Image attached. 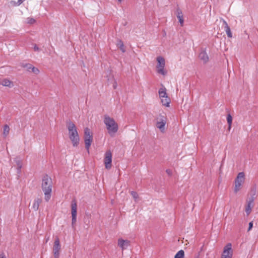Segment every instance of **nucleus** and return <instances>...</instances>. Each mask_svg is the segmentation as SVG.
I'll return each mask as SVG.
<instances>
[{
	"instance_id": "nucleus-1",
	"label": "nucleus",
	"mask_w": 258,
	"mask_h": 258,
	"mask_svg": "<svg viewBox=\"0 0 258 258\" xmlns=\"http://www.w3.org/2000/svg\"><path fill=\"white\" fill-rule=\"evenodd\" d=\"M67 128L69 131V138L73 146L77 147L79 144L80 138L75 124L71 121L67 122Z\"/></svg>"
},
{
	"instance_id": "nucleus-2",
	"label": "nucleus",
	"mask_w": 258,
	"mask_h": 258,
	"mask_svg": "<svg viewBox=\"0 0 258 258\" xmlns=\"http://www.w3.org/2000/svg\"><path fill=\"white\" fill-rule=\"evenodd\" d=\"M52 181L51 177L45 174L42 180L41 187L45 195V200L48 202L51 197L52 192Z\"/></svg>"
},
{
	"instance_id": "nucleus-3",
	"label": "nucleus",
	"mask_w": 258,
	"mask_h": 258,
	"mask_svg": "<svg viewBox=\"0 0 258 258\" xmlns=\"http://www.w3.org/2000/svg\"><path fill=\"white\" fill-rule=\"evenodd\" d=\"M104 123L106 125L108 134L111 136H113L117 132L118 126L113 118L105 115Z\"/></svg>"
},
{
	"instance_id": "nucleus-4",
	"label": "nucleus",
	"mask_w": 258,
	"mask_h": 258,
	"mask_svg": "<svg viewBox=\"0 0 258 258\" xmlns=\"http://www.w3.org/2000/svg\"><path fill=\"white\" fill-rule=\"evenodd\" d=\"M92 141L93 137L90 132V130L88 127L85 128L84 130V142L85 148L87 150H89Z\"/></svg>"
},
{
	"instance_id": "nucleus-5",
	"label": "nucleus",
	"mask_w": 258,
	"mask_h": 258,
	"mask_svg": "<svg viewBox=\"0 0 258 258\" xmlns=\"http://www.w3.org/2000/svg\"><path fill=\"white\" fill-rule=\"evenodd\" d=\"M71 213H72V225L74 228L77 221V205L76 201L73 200L71 203Z\"/></svg>"
},
{
	"instance_id": "nucleus-6",
	"label": "nucleus",
	"mask_w": 258,
	"mask_h": 258,
	"mask_svg": "<svg viewBox=\"0 0 258 258\" xmlns=\"http://www.w3.org/2000/svg\"><path fill=\"white\" fill-rule=\"evenodd\" d=\"M233 256V250L232 249V244L230 243H227L223 249L221 254V258H232Z\"/></svg>"
},
{
	"instance_id": "nucleus-7",
	"label": "nucleus",
	"mask_w": 258,
	"mask_h": 258,
	"mask_svg": "<svg viewBox=\"0 0 258 258\" xmlns=\"http://www.w3.org/2000/svg\"><path fill=\"white\" fill-rule=\"evenodd\" d=\"M244 179V173L243 172H239L235 179V188L234 192L235 193L240 189V187L243 182Z\"/></svg>"
},
{
	"instance_id": "nucleus-8",
	"label": "nucleus",
	"mask_w": 258,
	"mask_h": 258,
	"mask_svg": "<svg viewBox=\"0 0 258 258\" xmlns=\"http://www.w3.org/2000/svg\"><path fill=\"white\" fill-rule=\"evenodd\" d=\"M104 163L106 169H110L112 166V153L110 150L107 151L104 155Z\"/></svg>"
},
{
	"instance_id": "nucleus-9",
	"label": "nucleus",
	"mask_w": 258,
	"mask_h": 258,
	"mask_svg": "<svg viewBox=\"0 0 258 258\" xmlns=\"http://www.w3.org/2000/svg\"><path fill=\"white\" fill-rule=\"evenodd\" d=\"M61 249V245L58 237L55 238L54 245L53 246V252L54 258H59V251Z\"/></svg>"
},
{
	"instance_id": "nucleus-10",
	"label": "nucleus",
	"mask_w": 258,
	"mask_h": 258,
	"mask_svg": "<svg viewBox=\"0 0 258 258\" xmlns=\"http://www.w3.org/2000/svg\"><path fill=\"white\" fill-rule=\"evenodd\" d=\"M118 245L121 248L122 250L127 249L130 245V241L128 240H123L119 238L118 240Z\"/></svg>"
},
{
	"instance_id": "nucleus-11",
	"label": "nucleus",
	"mask_w": 258,
	"mask_h": 258,
	"mask_svg": "<svg viewBox=\"0 0 258 258\" xmlns=\"http://www.w3.org/2000/svg\"><path fill=\"white\" fill-rule=\"evenodd\" d=\"M176 15L180 26H183L184 23L183 16L182 11L179 8H177L176 9Z\"/></svg>"
},
{
	"instance_id": "nucleus-12",
	"label": "nucleus",
	"mask_w": 258,
	"mask_h": 258,
	"mask_svg": "<svg viewBox=\"0 0 258 258\" xmlns=\"http://www.w3.org/2000/svg\"><path fill=\"white\" fill-rule=\"evenodd\" d=\"M199 57L204 63H207L209 60V56L205 50H203L200 53Z\"/></svg>"
},
{
	"instance_id": "nucleus-13",
	"label": "nucleus",
	"mask_w": 258,
	"mask_h": 258,
	"mask_svg": "<svg viewBox=\"0 0 258 258\" xmlns=\"http://www.w3.org/2000/svg\"><path fill=\"white\" fill-rule=\"evenodd\" d=\"M157 61L158 64L156 67L157 69L164 68L165 66V59L162 56H158L157 57Z\"/></svg>"
},
{
	"instance_id": "nucleus-14",
	"label": "nucleus",
	"mask_w": 258,
	"mask_h": 258,
	"mask_svg": "<svg viewBox=\"0 0 258 258\" xmlns=\"http://www.w3.org/2000/svg\"><path fill=\"white\" fill-rule=\"evenodd\" d=\"M223 22L224 30L226 33L228 37L229 38H231L232 37V34L231 32L230 28L229 26H228V24L225 20H223Z\"/></svg>"
},
{
	"instance_id": "nucleus-15",
	"label": "nucleus",
	"mask_w": 258,
	"mask_h": 258,
	"mask_svg": "<svg viewBox=\"0 0 258 258\" xmlns=\"http://www.w3.org/2000/svg\"><path fill=\"white\" fill-rule=\"evenodd\" d=\"M42 202V200L40 198H36L35 199L34 201V203L33 204V209L34 211H36L38 210L39 204Z\"/></svg>"
},
{
	"instance_id": "nucleus-16",
	"label": "nucleus",
	"mask_w": 258,
	"mask_h": 258,
	"mask_svg": "<svg viewBox=\"0 0 258 258\" xmlns=\"http://www.w3.org/2000/svg\"><path fill=\"white\" fill-rule=\"evenodd\" d=\"M161 102L162 103V105L166 106L169 107L170 105V103L171 102L170 99L168 96L165 97L164 98H161Z\"/></svg>"
},
{
	"instance_id": "nucleus-17",
	"label": "nucleus",
	"mask_w": 258,
	"mask_h": 258,
	"mask_svg": "<svg viewBox=\"0 0 258 258\" xmlns=\"http://www.w3.org/2000/svg\"><path fill=\"white\" fill-rule=\"evenodd\" d=\"M159 95L160 98L168 96L166 93V89L165 87L161 88L159 90Z\"/></svg>"
},
{
	"instance_id": "nucleus-18",
	"label": "nucleus",
	"mask_w": 258,
	"mask_h": 258,
	"mask_svg": "<svg viewBox=\"0 0 258 258\" xmlns=\"http://www.w3.org/2000/svg\"><path fill=\"white\" fill-rule=\"evenodd\" d=\"M2 84L4 86L9 87L10 88L13 86V82L6 79H5L2 81Z\"/></svg>"
},
{
	"instance_id": "nucleus-19",
	"label": "nucleus",
	"mask_w": 258,
	"mask_h": 258,
	"mask_svg": "<svg viewBox=\"0 0 258 258\" xmlns=\"http://www.w3.org/2000/svg\"><path fill=\"white\" fill-rule=\"evenodd\" d=\"M166 123L164 122H161L160 121H157L156 123V127L160 130L161 132H163L165 130Z\"/></svg>"
},
{
	"instance_id": "nucleus-20",
	"label": "nucleus",
	"mask_w": 258,
	"mask_h": 258,
	"mask_svg": "<svg viewBox=\"0 0 258 258\" xmlns=\"http://www.w3.org/2000/svg\"><path fill=\"white\" fill-rule=\"evenodd\" d=\"M21 66L24 68H26L27 71L31 72L33 66L30 63H22Z\"/></svg>"
},
{
	"instance_id": "nucleus-21",
	"label": "nucleus",
	"mask_w": 258,
	"mask_h": 258,
	"mask_svg": "<svg viewBox=\"0 0 258 258\" xmlns=\"http://www.w3.org/2000/svg\"><path fill=\"white\" fill-rule=\"evenodd\" d=\"M15 161H16V164L17 165V173L20 174L21 173V169L22 167V162L19 159H16Z\"/></svg>"
},
{
	"instance_id": "nucleus-22",
	"label": "nucleus",
	"mask_w": 258,
	"mask_h": 258,
	"mask_svg": "<svg viewBox=\"0 0 258 258\" xmlns=\"http://www.w3.org/2000/svg\"><path fill=\"white\" fill-rule=\"evenodd\" d=\"M117 45L122 52H124L125 51L123 43L121 40H118L117 41Z\"/></svg>"
},
{
	"instance_id": "nucleus-23",
	"label": "nucleus",
	"mask_w": 258,
	"mask_h": 258,
	"mask_svg": "<svg viewBox=\"0 0 258 258\" xmlns=\"http://www.w3.org/2000/svg\"><path fill=\"white\" fill-rule=\"evenodd\" d=\"M157 119L158 121H160L161 122H164L165 123H166L167 121V117L165 115L160 114L159 116L157 117Z\"/></svg>"
},
{
	"instance_id": "nucleus-24",
	"label": "nucleus",
	"mask_w": 258,
	"mask_h": 258,
	"mask_svg": "<svg viewBox=\"0 0 258 258\" xmlns=\"http://www.w3.org/2000/svg\"><path fill=\"white\" fill-rule=\"evenodd\" d=\"M253 207V204L247 203V205L245 207V212L247 215H249L251 211V208Z\"/></svg>"
},
{
	"instance_id": "nucleus-25",
	"label": "nucleus",
	"mask_w": 258,
	"mask_h": 258,
	"mask_svg": "<svg viewBox=\"0 0 258 258\" xmlns=\"http://www.w3.org/2000/svg\"><path fill=\"white\" fill-rule=\"evenodd\" d=\"M227 121L228 124V130H230L232 122V117L230 114H228L227 116Z\"/></svg>"
},
{
	"instance_id": "nucleus-26",
	"label": "nucleus",
	"mask_w": 258,
	"mask_h": 258,
	"mask_svg": "<svg viewBox=\"0 0 258 258\" xmlns=\"http://www.w3.org/2000/svg\"><path fill=\"white\" fill-rule=\"evenodd\" d=\"M184 252L183 250L178 251L174 256V258H184Z\"/></svg>"
},
{
	"instance_id": "nucleus-27",
	"label": "nucleus",
	"mask_w": 258,
	"mask_h": 258,
	"mask_svg": "<svg viewBox=\"0 0 258 258\" xmlns=\"http://www.w3.org/2000/svg\"><path fill=\"white\" fill-rule=\"evenodd\" d=\"M256 193V186L255 184L253 185L251 188L249 192V195L252 196H255Z\"/></svg>"
},
{
	"instance_id": "nucleus-28",
	"label": "nucleus",
	"mask_w": 258,
	"mask_h": 258,
	"mask_svg": "<svg viewBox=\"0 0 258 258\" xmlns=\"http://www.w3.org/2000/svg\"><path fill=\"white\" fill-rule=\"evenodd\" d=\"M157 72L158 74H161L163 76H166L167 75V71L165 70L164 68L157 69Z\"/></svg>"
},
{
	"instance_id": "nucleus-29",
	"label": "nucleus",
	"mask_w": 258,
	"mask_h": 258,
	"mask_svg": "<svg viewBox=\"0 0 258 258\" xmlns=\"http://www.w3.org/2000/svg\"><path fill=\"white\" fill-rule=\"evenodd\" d=\"M9 131H10L9 126L7 124L5 125L4 126V132H3V135L5 137H6L9 134Z\"/></svg>"
},
{
	"instance_id": "nucleus-30",
	"label": "nucleus",
	"mask_w": 258,
	"mask_h": 258,
	"mask_svg": "<svg viewBox=\"0 0 258 258\" xmlns=\"http://www.w3.org/2000/svg\"><path fill=\"white\" fill-rule=\"evenodd\" d=\"M255 198V196H250V197H248V198L247 200V203L252 204Z\"/></svg>"
},
{
	"instance_id": "nucleus-31",
	"label": "nucleus",
	"mask_w": 258,
	"mask_h": 258,
	"mask_svg": "<svg viewBox=\"0 0 258 258\" xmlns=\"http://www.w3.org/2000/svg\"><path fill=\"white\" fill-rule=\"evenodd\" d=\"M131 194L132 196V197H133V198L135 199V201H136V200L139 197L138 194V193L136 191H132L131 192Z\"/></svg>"
},
{
	"instance_id": "nucleus-32",
	"label": "nucleus",
	"mask_w": 258,
	"mask_h": 258,
	"mask_svg": "<svg viewBox=\"0 0 258 258\" xmlns=\"http://www.w3.org/2000/svg\"><path fill=\"white\" fill-rule=\"evenodd\" d=\"M31 72H33L35 74H38L39 72V70L37 68L33 66V68H32V71Z\"/></svg>"
},
{
	"instance_id": "nucleus-33",
	"label": "nucleus",
	"mask_w": 258,
	"mask_h": 258,
	"mask_svg": "<svg viewBox=\"0 0 258 258\" xmlns=\"http://www.w3.org/2000/svg\"><path fill=\"white\" fill-rule=\"evenodd\" d=\"M25 0H18L17 2H14L15 6H20Z\"/></svg>"
},
{
	"instance_id": "nucleus-34",
	"label": "nucleus",
	"mask_w": 258,
	"mask_h": 258,
	"mask_svg": "<svg viewBox=\"0 0 258 258\" xmlns=\"http://www.w3.org/2000/svg\"><path fill=\"white\" fill-rule=\"evenodd\" d=\"M28 23L30 24H32L35 22V20L33 18H28Z\"/></svg>"
},
{
	"instance_id": "nucleus-35",
	"label": "nucleus",
	"mask_w": 258,
	"mask_h": 258,
	"mask_svg": "<svg viewBox=\"0 0 258 258\" xmlns=\"http://www.w3.org/2000/svg\"><path fill=\"white\" fill-rule=\"evenodd\" d=\"M252 227H253V222L251 221V222H250L248 224V228L247 231H250L252 229Z\"/></svg>"
},
{
	"instance_id": "nucleus-36",
	"label": "nucleus",
	"mask_w": 258,
	"mask_h": 258,
	"mask_svg": "<svg viewBox=\"0 0 258 258\" xmlns=\"http://www.w3.org/2000/svg\"><path fill=\"white\" fill-rule=\"evenodd\" d=\"M33 49L35 51H39L40 50L39 48L37 46L36 44L34 45Z\"/></svg>"
},
{
	"instance_id": "nucleus-37",
	"label": "nucleus",
	"mask_w": 258,
	"mask_h": 258,
	"mask_svg": "<svg viewBox=\"0 0 258 258\" xmlns=\"http://www.w3.org/2000/svg\"><path fill=\"white\" fill-rule=\"evenodd\" d=\"M166 172L169 175L171 176L172 174V172L170 169H167Z\"/></svg>"
},
{
	"instance_id": "nucleus-38",
	"label": "nucleus",
	"mask_w": 258,
	"mask_h": 258,
	"mask_svg": "<svg viewBox=\"0 0 258 258\" xmlns=\"http://www.w3.org/2000/svg\"><path fill=\"white\" fill-rule=\"evenodd\" d=\"M113 88L115 89L117 87V83L116 81H114V83H113Z\"/></svg>"
},
{
	"instance_id": "nucleus-39",
	"label": "nucleus",
	"mask_w": 258,
	"mask_h": 258,
	"mask_svg": "<svg viewBox=\"0 0 258 258\" xmlns=\"http://www.w3.org/2000/svg\"><path fill=\"white\" fill-rule=\"evenodd\" d=\"M0 258H6L4 254H0Z\"/></svg>"
},
{
	"instance_id": "nucleus-40",
	"label": "nucleus",
	"mask_w": 258,
	"mask_h": 258,
	"mask_svg": "<svg viewBox=\"0 0 258 258\" xmlns=\"http://www.w3.org/2000/svg\"><path fill=\"white\" fill-rule=\"evenodd\" d=\"M195 258H199V254H198L197 256H196Z\"/></svg>"
},
{
	"instance_id": "nucleus-41",
	"label": "nucleus",
	"mask_w": 258,
	"mask_h": 258,
	"mask_svg": "<svg viewBox=\"0 0 258 258\" xmlns=\"http://www.w3.org/2000/svg\"><path fill=\"white\" fill-rule=\"evenodd\" d=\"M117 1L120 2H121L122 0H117Z\"/></svg>"
}]
</instances>
